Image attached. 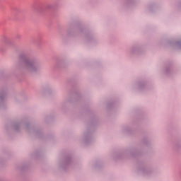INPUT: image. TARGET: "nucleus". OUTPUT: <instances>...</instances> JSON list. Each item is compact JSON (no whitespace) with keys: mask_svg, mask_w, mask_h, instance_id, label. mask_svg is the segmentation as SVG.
<instances>
[{"mask_svg":"<svg viewBox=\"0 0 181 181\" xmlns=\"http://www.w3.org/2000/svg\"><path fill=\"white\" fill-rule=\"evenodd\" d=\"M26 64H27V66L28 67V69H30V70H35V67H36L35 64H33V62H32L30 61L26 62Z\"/></svg>","mask_w":181,"mask_h":181,"instance_id":"obj_1","label":"nucleus"}]
</instances>
